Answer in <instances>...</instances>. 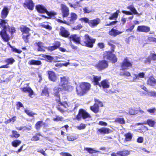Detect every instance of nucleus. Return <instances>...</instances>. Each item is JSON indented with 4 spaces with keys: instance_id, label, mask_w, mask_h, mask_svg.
I'll use <instances>...</instances> for the list:
<instances>
[{
    "instance_id": "nucleus-30",
    "label": "nucleus",
    "mask_w": 156,
    "mask_h": 156,
    "mask_svg": "<svg viewBox=\"0 0 156 156\" xmlns=\"http://www.w3.org/2000/svg\"><path fill=\"white\" fill-rule=\"evenodd\" d=\"M129 154V152L128 151H118L117 153L119 156H127Z\"/></svg>"
},
{
    "instance_id": "nucleus-15",
    "label": "nucleus",
    "mask_w": 156,
    "mask_h": 156,
    "mask_svg": "<svg viewBox=\"0 0 156 156\" xmlns=\"http://www.w3.org/2000/svg\"><path fill=\"white\" fill-rule=\"evenodd\" d=\"M60 30L59 34L62 36L66 38L69 36L70 34L69 32L64 27H61Z\"/></svg>"
},
{
    "instance_id": "nucleus-49",
    "label": "nucleus",
    "mask_w": 156,
    "mask_h": 156,
    "mask_svg": "<svg viewBox=\"0 0 156 156\" xmlns=\"http://www.w3.org/2000/svg\"><path fill=\"white\" fill-rule=\"evenodd\" d=\"M86 127V125L83 124L81 123L80 125L76 126V127L79 130H81L84 129Z\"/></svg>"
},
{
    "instance_id": "nucleus-23",
    "label": "nucleus",
    "mask_w": 156,
    "mask_h": 156,
    "mask_svg": "<svg viewBox=\"0 0 156 156\" xmlns=\"http://www.w3.org/2000/svg\"><path fill=\"white\" fill-rule=\"evenodd\" d=\"M60 45V42L57 41L55 42V44L54 46L48 47V49L50 51H53L58 48Z\"/></svg>"
},
{
    "instance_id": "nucleus-38",
    "label": "nucleus",
    "mask_w": 156,
    "mask_h": 156,
    "mask_svg": "<svg viewBox=\"0 0 156 156\" xmlns=\"http://www.w3.org/2000/svg\"><path fill=\"white\" fill-rule=\"evenodd\" d=\"M44 124L42 121H39L37 122L35 125V128L37 129H39L41 126Z\"/></svg>"
},
{
    "instance_id": "nucleus-14",
    "label": "nucleus",
    "mask_w": 156,
    "mask_h": 156,
    "mask_svg": "<svg viewBox=\"0 0 156 156\" xmlns=\"http://www.w3.org/2000/svg\"><path fill=\"white\" fill-rule=\"evenodd\" d=\"M70 41H73L76 44H80V37L76 34L71 35L69 38Z\"/></svg>"
},
{
    "instance_id": "nucleus-12",
    "label": "nucleus",
    "mask_w": 156,
    "mask_h": 156,
    "mask_svg": "<svg viewBox=\"0 0 156 156\" xmlns=\"http://www.w3.org/2000/svg\"><path fill=\"white\" fill-rule=\"evenodd\" d=\"M101 20L98 18L90 20L89 22V25L92 28L97 27L100 23Z\"/></svg>"
},
{
    "instance_id": "nucleus-17",
    "label": "nucleus",
    "mask_w": 156,
    "mask_h": 156,
    "mask_svg": "<svg viewBox=\"0 0 156 156\" xmlns=\"http://www.w3.org/2000/svg\"><path fill=\"white\" fill-rule=\"evenodd\" d=\"M136 30L139 32L147 33L150 30V28L149 27L147 26H139L137 27Z\"/></svg>"
},
{
    "instance_id": "nucleus-19",
    "label": "nucleus",
    "mask_w": 156,
    "mask_h": 156,
    "mask_svg": "<svg viewBox=\"0 0 156 156\" xmlns=\"http://www.w3.org/2000/svg\"><path fill=\"white\" fill-rule=\"evenodd\" d=\"M112 131L109 129L107 128L103 127L98 129V133L101 134H108L111 133Z\"/></svg>"
},
{
    "instance_id": "nucleus-10",
    "label": "nucleus",
    "mask_w": 156,
    "mask_h": 156,
    "mask_svg": "<svg viewBox=\"0 0 156 156\" xmlns=\"http://www.w3.org/2000/svg\"><path fill=\"white\" fill-rule=\"evenodd\" d=\"M61 9L63 17H67L69 15V9L65 5L62 4L61 5Z\"/></svg>"
},
{
    "instance_id": "nucleus-62",
    "label": "nucleus",
    "mask_w": 156,
    "mask_h": 156,
    "mask_svg": "<svg viewBox=\"0 0 156 156\" xmlns=\"http://www.w3.org/2000/svg\"><path fill=\"white\" fill-rule=\"evenodd\" d=\"M37 151L39 153H41L44 155V156H48L47 154L45 153V151L43 149H38L37 150Z\"/></svg>"
},
{
    "instance_id": "nucleus-35",
    "label": "nucleus",
    "mask_w": 156,
    "mask_h": 156,
    "mask_svg": "<svg viewBox=\"0 0 156 156\" xmlns=\"http://www.w3.org/2000/svg\"><path fill=\"white\" fill-rule=\"evenodd\" d=\"M20 136V134L18 133L17 132L14 130L12 131V134L10 135V136L11 137H15V138H17Z\"/></svg>"
},
{
    "instance_id": "nucleus-3",
    "label": "nucleus",
    "mask_w": 156,
    "mask_h": 156,
    "mask_svg": "<svg viewBox=\"0 0 156 156\" xmlns=\"http://www.w3.org/2000/svg\"><path fill=\"white\" fill-rule=\"evenodd\" d=\"M90 87V84L88 83L83 82L80 83V86L76 87L77 94L80 95H83L88 90Z\"/></svg>"
},
{
    "instance_id": "nucleus-18",
    "label": "nucleus",
    "mask_w": 156,
    "mask_h": 156,
    "mask_svg": "<svg viewBox=\"0 0 156 156\" xmlns=\"http://www.w3.org/2000/svg\"><path fill=\"white\" fill-rule=\"evenodd\" d=\"M48 77L50 80L53 82H55L58 79V76L55 73L52 71H49L48 72Z\"/></svg>"
},
{
    "instance_id": "nucleus-31",
    "label": "nucleus",
    "mask_w": 156,
    "mask_h": 156,
    "mask_svg": "<svg viewBox=\"0 0 156 156\" xmlns=\"http://www.w3.org/2000/svg\"><path fill=\"white\" fill-rule=\"evenodd\" d=\"M101 85L104 88H107L109 87V83L108 81L105 80L101 83Z\"/></svg>"
},
{
    "instance_id": "nucleus-2",
    "label": "nucleus",
    "mask_w": 156,
    "mask_h": 156,
    "mask_svg": "<svg viewBox=\"0 0 156 156\" xmlns=\"http://www.w3.org/2000/svg\"><path fill=\"white\" fill-rule=\"evenodd\" d=\"M8 22V20H7L1 19L0 21V27L2 29L0 33V34L3 40L6 42L9 39V37L6 32L9 31L12 34L16 31L14 27L9 26Z\"/></svg>"
},
{
    "instance_id": "nucleus-39",
    "label": "nucleus",
    "mask_w": 156,
    "mask_h": 156,
    "mask_svg": "<svg viewBox=\"0 0 156 156\" xmlns=\"http://www.w3.org/2000/svg\"><path fill=\"white\" fill-rule=\"evenodd\" d=\"M127 8L130 9L132 12L135 14H138L136 10L132 5H130Z\"/></svg>"
},
{
    "instance_id": "nucleus-52",
    "label": "nucleus",
    "mask_w": 156,
    "mask_h": 156,
    "mask_svg": "<svg viewBox=\"0 0 156 156\" xmlns=\"http://www.w3.org/2000/svg\"><path fill=\"white\" fill-rule=\"evenodd\" d=\"M25 112L26 113L30 116H33L35 115L34 113H33L32 112L30 111L29 110L27 109H25Z\"/></svg>"
},
{
    "instance_id": "nucleus-36",
    "label": "nucleus",
    "mask_w": 156,
    "mask_h": 156,
    "mask_svg": "<svg viewBox=\"0 0 156 156\" xmlns=\"http://www.w3.org/2000/svg\"><path fill=\"white\" fill-rule=\"evenodd\" d=\"M115 122L121 124H123L125 123L124 119L123 118H116L115 119Z\"/></svg>"
},
{
    "instance_id": "nucleus-21",
    "label": "nucleus",
    "mask_w": 156,
    "mask_h": 156,
    "mask_svg": "<svg viewBox=\"0 0 156 156\" xmlns=\"http://www.w3.org/2000/svg\"><path fill=\"white\" fill-rule=\"evenodd\" d=\"M147 84L151 86H154L156 84V80L153 77L151 76L147 80Z\"/></svg>"
},
{
    "instance_id": "nucleus-11",
    "label": "nucleus",
    "mask_w": 156,
    "mask_h": 156,
    "mask_svg": "<svg viewBox=\"0 0 156 156\" xmlns=\"http://www.w3.org/2000/svg\"><path fill=\"white\" fill-rule=\"evenodd\" d=\"M105 54L106 55L104 56L105 58L111 61L113 63H115L117 61V58L115 55L110 52H106Z\"/></svg>"
},
{
    "instance_id": "nucleus-9",
    "label": "nucleus",
    "mask_w": 156,
    "mask_h": 156,
    "mask_svg": "<svg viewBox=\"0 0 156 156\" xmlns=\"http://www.w3.org/2000/svg\"><path fill=\"white\" fill-rule=\"evenodd\" d=\"M81 117L84 119L87 118H90V116L85 111L82 109L80 110L76 118L78 120H79Z\"/></svg>"
},
{
    "instance_id": "nucleus-45",
    "label": "nucleus",
    "mask_w": 156,
    "mask_h": 156,
    "mask_svg": "<svg viewBox=\"0 0 156 156\" xmlns=\"http://www.w3.org/2000/svg\"><path fill=\"white\" fill-rule=\"evenodd\" d=\"M148 95L150 96L156 98V92L154 91H150L147 92Z\"/></svg>"
},
{
    "instance_id": "nucleus-28",
    "label": "nucleus",
    "mask_w": 156,
    "mask_h": 156,
    "mask_svg": "<svg viewBox=\"0 0 156 156\" xmlns=\"http://www.w3.org/2000/svg\"><path fill=\"white\" fill-rule=\"evenodd\" d=\"M41 63L40 61H37L34 60H31L28 62V64L31 65H40Z\"/></svg>"
},
{
    "instance_id": "nucleus-46",
    "label": "nucleus",
    "mask_w": 156,
    "mask_h": 156,
    "mask_svg": "<svg viewBox=\"0 0 156 156\" xmlns=\"http://www.w3.org/2000/svg\"><path fill=\"white\" fill-rule=\"evenodd\" d=\"M85 149L88 151V152L90 154L96 153L97 152H99L91 148H85Z\"/></svg>"
},
{
    "instance_id": "nucleus-55",
    "label": "nucleus",
    "mask_w": 156,
    "mask_h": 156,
    "mask_svg": "<svg viewBox=\"0 0 156 156\" xmlns=\"http://www.w3.org/2000/svg\"><path fill=\"white\" fill-rule=\"evenodd\" d=\"M63 119V118L61 116H56V118H54L53 120L56 122H58L59 121H61Z\"/></svg>"
},
{
    "instance_id": "nucleus-40",
    "label": "nucleus",
    "mask_w": 156,
    "mask_h": 156,
    "mask_svg": "<svg viewBox=\"0 0 156 156\" xmlns=\"http://www.w3.org/2000/svg\"><path fill=\"white\" fill-rule=\"evenodd\" d=\"M41 95L42 96H45L48 97L49 96V93L48 91V88L47 87H45L42 90Z\"/></svg>"
},
{
    "instance_id": "nucleus-4",
    "label": "nucleus",
    "mask_w": 156,
    "mask_h": 156,
    "mask_svg": "<svg viewBox=\"0 0 156 156\" xmlns=\"http://www.w3.org/2000/svg\"><path fill=\"white\" fill-rule=\"evenodd\" d=\"M83 38V40L82 41L81 44L88 47H93V44L95 42V39L90 37L88 34H85Z\"/></svg>"
},
{
    "instance_id": "nucleus-43",
    "label": "nucleus",
    "mask_w": 156,
    "mask_h": 156,
    "mask_svg": "<svg viewBox=\"0 0 156 156\" xmlns=\"http://www.w3.org/2000/svg\"><path fill=\"white\" fill-rule=\"evenodd\" d=\"M5 62L8 63V65L9 64H12L13 62H15V60L12 58H10L8 59H6Z\"/></svg>"
},
{
    "instance_id": "nucleus-5",
    "label": "nucleus",
    "mask_w": 156,
    "mask_h": 156,
    "mask_svg": "<svg viewBox=\"0 0 156 156\" xmlns=\"http://www.w3.org/2000/svg\"><path fill=\"white\" fill-rule=\"evenodd\" d=\"M20 30L22 33L23 38L26 42L28 41V37L30 35L29 32L30 31V29L28 27L22 26L20 28Z\"/></svg>"
},
{
    "instance_id": "nucleus-63",
    "label": "nucleus",
    "mask_w": 156,
    "mask_h": 156,
    "mask_svg": "<svg viewBox=\"0 0 156 156\" xmlns=\"http://www.w3.org/2000/svg\"><path fill=\"white\" fill-rule=\"evenodd\" d=\"M98 124L99 125L102 126H106L107 125V123L103 121H100L99 122Z\"/></svg>"
},
{
    "instance_id": "nucleus-59",
    "label": "nucleus",
    "mask_w": 156,
    "mask_h": 156,
    "mask_svg": "<svg viewBox=\"0 0 156 156\" xmlns=\"http://www.w3.org/2000/svg\"><path fill=\"white\" fill-rule=\"evenodd\" d=\"M150 58H151V59H152L153 60H156V55L154 54H151L150 55Z\"/></svg>"
},
{
    "instance_id": "nucleus-41",
    "label": "nucleus",
    "mask_w": 156,
    "mask_h": 156,
    "mask_svg": "<svg viewBox=\"0 0 156 156\" xmlns=\"http://www.w3.org/2000/svg\"><path fill=\"white\" fill-rule=\"evenodd\" d=\"M8 44L9 45L10 47L12 48V50L13 52L19 54L21 53L22 52V51L21 50L17 49L14 47H12L11 45L10 44H9V43H8Z\"/></svg>"
},
{
    "instance_id": "nucleus-26",
    "label": "nucleus",
    "mask_w": 156,
    "mask_h": 156,
    "mask_svg": "<svg viewBox=\"0 0 156 156\" xmlns=\"http://www.w3.org/2000/svg\"><path fill=\"white\" fill-rule=\"evenodd\" d=\"M35 45L38 47V50L39 51H43L44 49V44L42 42H36Z\"/></svg>"
},
{
    "instance_id": "nucleus-37",
    "label": "nucleus",
    "mask_w": 156,
    "mask_h": 156,
    "mask_svg": "<svg viewBox=\"0 0 156 156\" xmlns=\"http://www.w3.org/2000/svg\"><path fill=\"white\" fill-rule=\"evenodd\" d=\"M128 112L129 114L130 115H134L138 113L137 110L132 108H129Z\"/></svg>"
},
{
    "instance_id": "nucleus-8",
    "label": "nucleus",
    "mask_w": 156,
    "mask_h": 156,
    "mask_svg": "<svg viewBox=\"0 0 156 156\" xmlns=\"http://www.w3.org/2000/svg\"><path fill=\"white\" fill-rule=\"evenodd\" d=\"M26 85V86L20 88L21 90L25 93H28L29 94V96L31 98H33L32 96L34 95L33 90L30 87L28 84Z\"/></svg>"
},
{
    "instance_id": "nucleus-33",
    "label": "nucleus",
    "mask_w": 156,
    "mask_h": 156,
    "mask_svg": "<svg viewBox=\"0 0 156 156\" xmlns=\"http://www.w3.org/2000/svg\"><path fill=\"white\" fill-rule=\"evenodd\" d=\"M146 124H147L149 126L153 127L156 124V122L154 120L151 119H148L146 122Z\"/></svg>"
},
{
    "instance_id": "nucleus-57",
    "label": "nucleus",
    "mask_w": 156,
    "mask_h": 156,
    "mask_svg": "<svg viewBox=\"0 0 156 156\" xmlns=\"http://www.w3.org/2000/svg\"><path fill=\"white\" fill-rule=\"evenodd\" d=\"M148 40L151 42H155L156 43V38L152 37H149L148 38Z\"/></svg>"
},
{
    "instance_id": "nucleus-47",
    "label": "nucleus",
    "mask_w": 156,
    "mask_h": 156,
    "mask_svg": "<svg viewBox=\"0 0 156 156\" xmlns=\"http://www.w3.org/2000/svg\"><path fill=\"white\" fill-rule=\"evenodd\" d=\"M89 20L87 17H83L80 19L79 20L82 23L84 22L85 23H88L89 24Z\"/></svg>"
},
{
    "instance_id": "nucleus-22",
    "label": "nucleus",
    "mask_w": 156,
    "mask_h": 156,
    "mask_svg": "<svg viewBox=\"0 0 156 156\" xmlns=\"http://www.w3.org/2000/svg\"><path fill=\"white\" fill-rule=\"evenodd\" d=\"M122 32L119 31L113 28L109 32V34L110 35L115 37L122 34Z\"/></svg>"
},
{
    "instance_id": "nucleus-27",
    "label": "nucleus",
    "mask_w": 156,
    "mask_h": 156,
    "mask_svg": "<svg viewBox=\"0 0 156 156\" xmlns=\"http://www.w3.org/2000/svg\"><path fill=\"white\" fill-rule=\"evenodd\" d=\"M101 77L100 76H94L93 79L94 81V83L95 85H98L101 87V84L99 83V81L101 80Z\"/></svg>"
},
{
    "instance_id": "nucleus-20",
    "label": "nucleus",
    "mask_w": 156,
    "mask_h": 156,
    "mask_svg": "<svg viewBox=\"0 0 156 156\" xmlns=\"http://www.w3.org/2000/svg\"><path fill=\"white\" fill-rule=\"evenodd\" d=\"M9 10L7 7L6 6L4 7L1 13L2 18V19H5L6 18L9 12Z\"/></svg>"
},
{
    "instance_id": "nucleus-13",
    "label": "nucleus",
    "mask_w": 156,
    "mask_h": 156,
    "mask_svg": "<svg viewBox=\"0 0 156 156\" xmlns=\"http://www.w3.org/2000/svg\"><path fill=\"white\" fill-rule=\"evenodd\" d=\"M132 66V63L127 58L125 59L121 64V67L122 70L127 69L129 67H131Z\"/></svg>"
},
{
    "instance_id": "nucleus-54",
    "label": "nucleus",
    "mask_w": 156,
    "mask_h": 156,
    "mask_svg": "<svg viewBox=\"0 0 156 156\" xmlns=\"http://www.w3.org/2000/svg\"><path fill=\"white\" fill-rule=\"evenodd\" d=\"M37 136H40L41 135L39 133L37 134L36 136H33L31 140L33 141L38 140H39V138Z\"/></svg>"
},
{
    "instance_id": "nucleus-6",
    "label": "nucleus",
    "mask_w": 156,
    "mask_h": 156,
    "mask_svg": "<svg viewBox=\"0 0 156 156\" xmlns=\"http://www.w3.org/2000/svg\"><path fill=\"white\" fill-rule=\"evenodd\" d=\"M37 10L40 13H44L45 12L50 17L52 16H55L56 14V13L54 12H48L46 8L43 6L38 5H37L36 7Z\"/></svg>"
},
{
    "instance_id": "nucleus-16",
    "label": "nucleus",
    "mask_w": 156,
    "mask_h": 156,
    "mask_svg": "<svg viewBox=\"0 0 156 156\" xmlns=\"http://www.w3.org/2000/svg\"><path fill=\"white\" fill-rule=\"evenodd\" d=\"M34 5L31 0H27L23 3V6L27 8L28 9L32 10L33 9Z\"/></svg>"
},
{
    "instance_id": "nucleus-7",
    "label": "nucleus",
    "mask_w": 156,
    "mask_h": 156,
    "mask_svg": "<svg viewBox=\"0 0 156 156\" xmlns=\"http://www.w3.org/2000/svg\"><path fill=\"white\" fill-rule=\"evenodd\" d=\"M108 66V62L104 60L99 61L98 63L95 65V67L100 70L105 69Z\"/></svg>"
},
{
    "instance_id": "nucleus-34",
    "label": "nucleus",
    "mask_w": 156,
    "mask_h": 156,
    "mask_svg": "<svg viewBox=\"0 0 156 156\" xmlns=\"http://www.w3.org/2000/svg\"><path fill=\"white\" fill-rule=\"evenodd\" d=\"M21 143V141L19 140H15L12 142V146L15 147H17Z\"/></svg>"
},
{
    "instance_id": "nucleus-1",
    "label": "nucleus",
    "mask_w": 156,
    "mask_h": 156,
    "mask_svg": "<svg viewBox=\"0 0 156 156\" xmlns=\"http://www.w3.org/2000/svg\"><path fill=\"white\" fill-rule=\"evenodd\" d=\"M60 82L58 87H56L54 89V94L57 96V99L56 100L59 102V105L63 106L65 108L68 106V104L66 101L62 102L59 101V92L62 90H69L72 88L69 78L67 76H63L60 77Z\"/></svg>"
},
{
    "instance_id": "nucleus-50",
    "label": "nucleus",
    "mask_w": 156,
    "mask_h": 156,
    "mask_svg": "<svg viewBox=\"0 0 156 156\" xmlns=\"http://www.w3.org/2000/svg\"><path fill=\"white\" fill-rule=\"evenodd\" d=\"M83 9L85 13H88L92 12V10L88 7H85Z\"/></svg>"
},
{
    "instance_id": "nucleus-24",
    "label": "nucleus",
    "mask_w": 156,
    "mask_h": 156,
    "mask_svg": "<svg viewBox=\"0 0 156 156\" xmlns=\"http://www.w3.org/2000/svg\"><path fill=\"white\" fill-rule=\"evenodd\" d=\"M145 73L143 72L140 73L138 74H133V75L134 76V77L133 78L134 80L135 79L140 78H143L145 77Z\"/></svg>"
},
{
    "instance_id": "nucleus-32",
    "label": "nucleus",
    "mask_w": 156,
    "mask_h": 156,
    "mask_svg": "<svg viewBox=\"0 0 156 156\" xmlns=\"http://www.w3.org/2000/svg\"><path fill=\"white\" fill-rule=\"evenodd\" d=\"M91 110L95 113H97L99 111V108L98 105L95 103L94 105L90 107Z\"/></svg>"
},
{
    "instance_id": "nucleus-61",
    "label": "nucleus",
    "mask_w": 156,
    "mask_h": 156,
    "mask_svg": "<svg viewBox=\"0 0 156 156\" xmlns=\"http://www.w3.org/2000/svg\"><path fill=\"white\" fill-rule=\"evenodd\" d=\"M57 21L58 22H59V23H64L65 24H66L67 25H69V23L66 22V21H62V20H61L60 19H58L57 20Z\"/></svg>"
},
{
    "instance_id": "nucleus-51",
    "label": "nucleus",
    "mask_w": 156,
    "mask_h": 156,
    "mask_svg": "<svg viewBox=\"0 0 156 156\" xmlns=\"http://www.w3.org/2000/svg\"><path fill=\"white\" fill-rule=\"evenodd\" d=\"M77 139L76 136L69 135L67 136V139L69 141H73Z\"/></svg>"
},
{
    "instance_id": "nucleus-56",
    "label": "nucleus",
    "mask_w": 156,
    "mask_h": 156,
    "mask_svg": "<svg viewBox=\"0 0 156 156\" xmlns=\"http://www.w3.org/2000/svg\"><path fill=\"white\" fill-rule=\"evenodd\" d=\"M44 57L45 58L47 59L50 61L52 60L53 59V58L50 55H44Z\"/></svg>"
},
{
    "instance_id": "nucleus-48",
    "label": "nucleus",
    "mask_w": 156,
    "mask_h": 156,
    "mask_svg": "<svg viewBox=\"0 0 156 156\" xmlns=\"http://www.w3.org/2000/svg\"><path fill=\"white\" fill-rule=\"evenodd\" d=\"M16 116H14L9 119L7 120L6 121V122L7 123H9L10 122L13 123L16 120Z\"/></svg>"
},
{
    "instance_id": "nucleus-53",
    "label": "nucleus",
    "mask_w": 156,
    "mask_h": 156,
    "mask_svg": "<svg viewBox=\"0 0 156 156\" xmlns=\"http://www.w3.org/2000/svg\"><path fill=\"white\" fill-rule=\"evenodd\" d=\"M120 75L122 76H129L131 75L130 73L128 72H121L120 73Z\"/></svg>"
},
{
    "instance_id": "nucleus-25",
    "label": "nucleus",
    "mask_w": 156,
    "mask_h": 156,
    "mask_svg": "<svg viewBox=\"0 0 156 156\" xmlns=\"http://www.w3.org/2000/svg\"><path fill=\"white\" fill-rule=\"evenodd\" d=\"M77 17L78 16L74 12H71L70 14V22L73 23L77 19Z\"/></svg>"
},
{
    "instance_id": "nucleus-29",
    "label": "nucleus",
    "mask_w": 156,
    "mask_h": 156,
    "mask_svg": "<svg viewBox=\"0 0 156 156\" xmlns=\"http://www.w3.org/2000/svg\"><path fill=\"white\" fill-rule=\"evenodd\" d=\"M119 12V10H117L116 12L112 14L111 16L109 17V19L110 20H115L118 17Z\"/></svg>"
},
{
    "instance_id": "nucleus-42",
    "label": "nucleus",
    "mask_w": 156,
    "mask_h": 156,
    "mask_svg": "<svg viewBox=\"0 0 156 156\" xmlns=\"http://www.w3.org/2000/svg\"><path fill=\"white\" fill-rule=\"evenodd\" d=\"M125 140L126 141H129L132 138V135L130 133H127L125 135Z\"/></svg>"
},
{
    "instance_id": "nucleus-60",
    "label": "nucleus",
    "mask_w": 156,
    "mask_h": 156,
    "mask_svg": "<svg viewBox=\"0 0 156 156\" xmlns=\"http://www.w3.org/2000/svg\"><path fill=\"white\" fill-rule=\"evenodd\" d=\"M156 111V108H153L152 109H149L147 110V111L151 113H154Z\"/></svg>"
},
{
    "instance_id": "nucleus-44",
    "label": "nucleus",
    "mask_w": 156,
    "mask_h": 156,
    "mask_svg": "<svg viewBox=\"0 0 156 156\" xmlns=\"http://www.w3.org/2000/svg\"><path fill=\"white\" fill-rule=\"evenodd\" d=\"M47 22L44 23V24L41 25V26L42 27L46 28L48 30H51L52 29V27L48 25Z\"/></svg>"
},
{
    "instance_id": "nucleus-64",
    "label": "nucleus",
    "mask_w": 156,
    "mask_h": 156,
    "mask_svg": "<svg viewBox=\"0 0 156 156\" xmlns=\"http://www.w3.org/2000/svg\"><path fill=\"white\" fill-rule=\"evenodd\" d=\"M151 59L150 58L149 56L147 58H146V60L145 61V63H150L151 62Z\"/></svg>"
},
{
    "instance_id": "nucleus-58",
    "label": "nucleus",
    "mask_w": 156,
    "mask_h": 156,
    "mask_svg": "<svg viewBox=\"0 0 156 156\" xmlns=\"http://www.w3.org/2000/svg\"><path fill=\"white\" fill-rule=\"evenodd\" d=\"M60 154L63 156H72V155L69 153L64 152H61Z\"/></svg>"
}]
</instances>
